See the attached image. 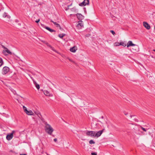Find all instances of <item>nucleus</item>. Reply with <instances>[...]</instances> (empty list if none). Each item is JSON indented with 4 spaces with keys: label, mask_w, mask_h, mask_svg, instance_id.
<instances>
[{
    "label": "nucleus",
    "mask_w": 155,
    "mask_h": 155,
    "mask_svg": "<svg viewBox=\"0 0 155 155\" xmlns=\"http://www.w3.org/2000/svg\"><path fill=\"white\" fill-rule=\"evenodd\" d=\"M40 21L39 19H38V20L35 21V22L36 23H38Z\"/></svg>",
    "instance_id": "32"
},
{
    "label": "nucleus",
    "mask_w": 155,
    "mask_h": 155,
    "mask_svg": "<svg viewBox=\"0 0 155 155\" xmlns=\"http://www.w3.org/2000/svg\"><path fill=\"white\" fill-rule=\"evenodd\" d=\"M83 26V21H80L78 22V23L77 25V26L79 28H81Z\"/></svg>",
    "instance_id": "15"
},
{
    "label": "nucleus",
    "mask_w": 155,
    "mask_h": 155,
    "mask_svg": "<svg viewBox=\"0 0 155 155\" xmlns=\"http://www.w3.org/2000/svg\"><path fill=\"white\" fill-rule=\"evenodd\" d=\"M45 132L48 134L51 135L54 131V129L51 126L47 123H45Z\"/></svg>",
    "instance_id": "1"
},
{
    "label": "nucleus",
    "mask_w": 155,
    "mask_h": 155,
    "mask_svg": "<svg viewBox=\"0 0 155 155\" xmlns=\"http://www.w3.org/2000/svg\"><path fill=\"white\" fill-rule=\"evenodd\" d=\"M120 45V42H115L114 44V45L115 46H117Z\"/></svg>",
    "instance_id": "21"
},
{
    "label": "nucleus",
    "mask_w": 155,
    "mask_h": 155,
    "mask_svg": "<svg viewBox=\"0 0 155 155\" xmlns=\"http://www.w3.org/2000/svg\"><path fill=\"white\" fill-rule=\"evenodd\" d=\"M23 108L25 113L28 115H32L34 114L33 113L31 110H27V108L25 106H23Z\"/></svg>",
    "instance_id": "4"
},
{
    "label": "nucleus",
    "mask_w": 155,
    "mask_h": 155,
    "mask_svg": "<svg viewBox=\"0 0 155 155\" xmlns=\"http://www.w3.org/2000/svg\"><path fill=\"white\" fill-rule=\"evenodd\" d=\"M13 136H14L15 137H18L19 134V132L18 131L13 130L12 132Z\"/></svg>",
    "instance_id": "8"
},
{
    "label": "nucleus",
    "mask_w": 155,
    "mask_h": 155,
    "mask_svg": "<svg viewBox=\"0 0 155 155\" xmlns=\"http://www.w3.org/2000/svg\"><path fill=\"white\" fill-rule=\"evenodd\" d=\"M9 71V68L5 66L3 68L2 70V74L5 75L7 74Z\"/></svg>",
    "instance_id": "6"
},
{
    "label": "nucleus",
    "mask_w": 155,
    "mask_h": 155,
    "mask_svg": "<svg viewBox=\"0 0 155 155\" xmlns=\"http://www.w3.org/2000/svg\"><path fill=\"white\" fill-rule=\"evenodd\" d=\"M91 154L92 155H97V153H95V152L92 153H91Z\"/></svg>",
    "instance_id": "29"
},
{
    "label": "nucleus",
    "mask_w": 155,
    "mask_h": 155,
    "mask_svg": "<svg viewBox=\"0 0 155 155\" xmlns=\"http://www.w3.org/2000/svg\"><path fill=\"white\" fill-rule=\"evenodd\" d=\"M51 21V22H53L54 24L55 25H56L57 27H59L60 28L61 27L58 24V23H57L56 22H54L52 20Z\"/></svg>",
    "instance_id": "20"
},
{
    "label": "nucleus",
    "mask_w": 155,
    "mask_h": 155,
    "mask_svg": "<svg viewBox=\"0 0 155 155\" xmlns=\"http://www.w3.org/2000/svg\"><path fill=\"white\" fill-rule=\"evenodd\" d=\"M2 47L4 49V50H3L2 51V53L5 55L7 56L9 54H12V53L11 51L8 49V48L3 45H2Z\"/></svg>",
    "instance_id": "2"
},
{
    "label": "nucleus",
    "mask_w": 155,
    "mask_h": 155,
    "mask_svg": "<svg viewBox=\"0 0 155 155\" xmlns=\"http://www.w3.org/2000/svg\"><path fill=\"white\" fill-rule=\"evenodd\" d=\"M132 49L133 50V51H134V52L138 51H135V49H136L135 48V46H134V47L132 48Z\"/></svg>",
    "instance_id": "28"
},
{
    "label": "nucleus",
    "mask_w": 155,
    "mask_h": 155,
    "mask_svg": "<svg viewBox=\"0 0 155 155\" xmlns=\"http://www.w3.org/2000/svg\"><path fill=\"white\" fill-rule=\"evenodd\" d=\"M89 3V1L88 0H84V1L82 2L79 4V5L81 6H84L87 5H88Z\"/></svg>",
    "instance_id": "7"
},
{
    "label": "nucleus",
    "mask_w": 155,
    "mask_h": 155,
    "mask_svg": "<svg viewBox=\"0 0 155 155\" xmlns=\"http://www.w3.org/2000/svg\"><path fill=\"white\" fill-rule=\"evenodd\" d=\"M13 137L12 134L11 133L8 134L7 135L6 139L8 140H9L12 139Z\"/></svg>",
    "instance_id": "11"
},
{
    "label": "nucleus",
    "mask_w": 155,
    "mask_h": 155,
    "mask_svg": "<svg viewBox=\"0 0 155 155\" xmlns=\"http://www.w3.org/2000/svg\"><path fill=\"white\" fill-rule=\"evenodd\" d=\"M44 94L46 95H48L49 94V92H48L47 91H45L44 92Z\"/></svg>",
    "instance_id": "23"
},
{
    "label": "nucleus",
    "mask_w": 155,
    "mask_h": 155,
    "mask_svg": "<svg viewBox=\"0 0 155 155\" xmlns=\"http://www.w3.org/2000/svg\"><path fill=\"white\" fill-rule=\"evenodd\" d=\"M120 45H122L124 47H125L126 46V44L124 42H120Z\"/></svg>",
    "instance_id": "22"
},
{
    "label": "nucleus",
    "mask_w": 155,
    "mask_h": 155,
    "mask_svg": "<svg viewBox=\"0 0 155 155\" xmlns=\"http://www.w3.org/2000/svg\"><path fill=\"white\" fill-rule=\"evenodd\" d=\"M153 146H154V147H155V143H154L153 144Z\"/></svg>",
    "instance_id": "40"
},
{
    "label": "nucleus",
    "mask_w": 155,
    "mask_h": 155,
    "mask_svg": "<svg viewBox=\"0 0 155 155\" xmlns=\"http://www.w3.org/2000/svg\"><path fill=\"white\" fill-rule=\"evenodd\" d=\"M133 120L134 121H136V122H138V120L136 119V118H134Z\"/></svg>",
    "instance_id": "30"
},
{
    "label": "nucleus",
    "mask_w": 155,
    "mask_h": 155,
    "mask_svg": "<svg viewBox=\"0 0 155 155\" xmlns=\"http://www.w3.org/2000/svg\"><path fill=\"white\" fill-rule=\"evenodd\" d=\"M153 51L155 52V49L153 50Z\"/></svg>",
    "instance_id": "41"
},
{
    "label": "nucleus",
    "mask_w": 155,
    "mask_h": 155,
    "mask_svg": "<svg viewBox=\"0 0 155 155\" xmlns=\"http://www.w3.org/2000/svg\"><path fill=\"white\" fill-rule=\"evenodd\" d=\"M33 81L34 83L35 84V85H36V84H37V83L35 81H34V80H33Z\"/></svg>",
    "instance_id": "33"
},
{
    "label": "nucleus",
    "mask_w": 155,
    "mask_h": 155,
    "mask_svg": "<svg viewBox=\"0 0 155 155\" xmlns=\"http://www.w3.org/2000/svg\"><path fill=\"white\" fill-rule=\"evenodd\" d=\"M124 114L125 115H126L127 114V112H124Z\"/></svg>",
    "instance_id": "36"
},
{
    "label": "nucleus",
    "mask_w": 155,
    "mask_h": 155,
    "mask_svg": "<svg viewBox=\"0 0 155 155\" xmlns=\"http://www.w3.org/2000/svg\"><path fill=\"white\" fill-rule=\"evenodd\" d=\"M89 142V143L90 144H94L95 143V142L94 141L92 140H90Z\"/></svg>",
    "instance_id": "24"
},
{
    "label": "nucleus",
    "mask_w": 155,
    "mask_h": 155,
    "mask_svg": "<svg viewBox=\"0 0 155 155\" xmlns=\"http://www.w3.org/2000/svg\"><path fill=\"white\" fill-rule=\"evenodd\" d=\"M42 42L45 44V43H46V42H45V41H42Z\"/></svg>",
    "instance_id": "34"
},
{
    "label": "nucleus",
    "mask_w": 155,
    "mask_h": 155,
    "mask_svg": "<svg viewBox=\"0 0 155 155\" xmlns=\"http://www.w3.org/2000/svg\"><path fill=\"white\" fill-rule=\"evenodd\" d=\"M130 46H135V48L136 49H135L136 51L139 50V48L137 45L133 44L132 41H129L127 43V47H129Z\"/></svg>",
    "instance_id": "3"
},
{
    "label": "nucleus",
    "mask_w": 155,
    "mask_h": 155,
    "mask_svg": "<svg viewBox=\"0 0 155 155\" xmlns=\"http://www.w3.org/2000/svg\"><path fill=\"white\" fill-rule=\"evenodd\" d=\"M77 50V47L74 46L70 49V51L72 52H75Z\"/></svg>",
    "instance_id": "16"
},
{
    "label": "nucleus",
    "mask_w": 155,
    "mask_h": 155,
    "mask_svg": "<svg viewBox=\"0 0 155 155\" xmlns=\"http://www.w3.org/2000/svg\"><path fill=\"white\" fill-rule=\"evenodd\" d=\"M135 116H132V115H130V117L131 118H132L133 117H135Z\"/></svg>",
    "instance_id": "35"
},
{
    "label": "nucleus",
    "mask_w": 155,
    "mask_h": 155,
    "mask_svg": "<svg viewBox=\"0 0 155 155\" xmlns=\"http://www.w3.org/2000/svg\"><path fill=\"white\" fill-rule=\"evenodd\" d=\"M69 60L71 61H72V60L71 59H69Z\"/></svg>",
    "instance_id": "39"
},
{
    "label": "nucleus",
    "mask_w": 155,
    "mask_h": 155,
    "mask_svg": "<svg viewBox=\"0 0 155 155\" xmlns=\"http://www.w3.org/2000/svg\"><path fill=\"white\" fill-rule=\"evenodd\" d=\"M87 35V36H88V35Z\"/></svg>",
    "instance_id": "43"
},
{
    "label": "nucleus",
    "mask_w": 155,
    "mask_h": 155,
    "mask_svg": "<svg viewBox=\"0 0 155 155\" xmlns=\"http://www.w3.org/2000/svg\"><path fill=\"white\" fill-rule=\"evenodd\" d=\"M35 87L38 90H39V89L40 86L38 84H37L36 85H35Z\"/></svg>",
    "instance_id": "25"
},
{
    "label": "nucleus",
    "mask_w": 155,
    "mask_h": 155,
    "mask_svg": "<svg viewBox=\"0 0 155 155\" xmlns=\"http://www.w3.org/2000/svg\"><path fill=\"white\" fill-rule=\"evenodd\" d=\"M45 28L51 32H53L55 31V30L51 29L50 28H49L48 27H45Z\"/></svg>",
    "instance_id": "17"
},
{
    "label": "nucleus",
    "mask_w": 155,
    "mask_h": 155,
    "mask_svg": "<svg viewBox=\"0 0 155 155\" xmlns=\"http://www.w3.org/2000/svg\"><path fill=\"white\" fill-rule=\"evenodd\" d=\"M76 16L78 20H82L84 18V16L81 14L78 13L76 14Z\"/></svg>",
    "instance_id": "10"
},
{
    "label": "nucleus",
    "mask_w": 155,
    "mask_h": 155,
    "mask_svg": "<svg viewBox=\"0 0 155 155\" xmlns=\"http://www.w3.org/2000/svg\"><path fill=\"white\" fill-rule=\"evenodd\" d=\"M140 127L143 131L145 132H146L147 131V130L145 128L142 127L141 126H140Z\"/></svg>",
    "instance_id": "26"
},
{
    "label": "nucleus",
    "mask_w": 155,
    "mask_h": 155,
    "mask_svg": "<svg viewBox=\"0 0 155 155\" xmlns=\"http://www.w3.org/2000/svg\"><path fill=\"white\" fill-rule=\"evenodd\" d=\"M4 61L2 59L0 58V67H1L4 64Z\"/></svg>",
    "instance_id": "18"
},
{
    "label": "nucleus",
    "mask_w": 155,
    "mask_h": 155,
    "mask_svg": "<svg viewBox=\"0 0 155 155\" xmlns=\"http://www.w3.org/2000/svg\"><path fill=\"white\" fill-rule=\"evenodd\" d=\"M20 155H26V154H20Z\"/></svg>",
    "instance_id": "38"
},
{
    "label": "nucleus",
    "mask_w": 155,
    "mask_h": 155,
    "mask_svg": "<svg viewBox=\"0 0 155 155\" xmlns=\"http://www.w3.org/2000/svg\"><path fill=\"white\" fill-rule=\"evenodd\" d=\"M87 35V36H88V35Z\"/></svg>",
    "instance_id": "44"
},
{
    "label": "nucleus",
    "mask_w": 155,
    "mask_h": 155,
    "mask_svg": "<svg viewBox=\"0 0 155 155\" xmlns=\"http://www.w3.org/2000/svg\"><path fill=\"white\" fill-rule=\"evenodd\" d=\"M139 134V135H140V134Z\"/></svg>",
    "instance_id": "45"
},
{
    "label": "nucleus",
    "mask_w": 155,
    "mask_h": 155,
    "mask_svg": "<svg viewBox=\"0 0 155 155\" xmlns=\"http://www.w3.org/2000/svg\"><path fill=\"white\" fill-rule=\"evenodd\" d=\"M48 46L53 51H55V52L57 53L58 54H60L59 52H58L57 51L55 50L53 48L51 45H50L48 43L46 42L45 44Z\"/></svg>",
    "instance_id": "14"
},
{
    "label": "nucleus",
    "mask_w": 155,
    "mask_h": 155,
    "mask_svg": "<svg viewBox=\"0 0 155 155\" xmlns=\"http://www.w3.org/2000/svg\"><path fill=\"white\" fill-rule=\"evenodd\" d=\"M65 34H59L58 35V36L61 38H62L65 35Z\"/></svg>",
    "instance_id": "19"
},
{
    "label": "nucleus",
    "mask_w": 155,
    "mask_h": 155,
    "mask_svg": "<svg viewBox=\"0 0 155 155\" xmlns=\"http://www.w3.org/2000/svg\"><path fill=\"white\" fill-rule=\"evenodd\" d=\"M143 25L147 29H149L150 28V25L146 22H143Z\"/></svg>",
    "instance_id": "12"
},
{
    "label": "nucleus",
    "mask_w": 155,
    "mask_h": 155,
    "mask_svg": "<svg viewBox=\"0 0 155 155\" xmlns=\"http://www.w3.org/2000/svg\"><path fill=\"white\" fill-rule=\"evenodd\" d=\"M103 118V116H102V118Z\"/></svg>",
    "instance_id": "42"
},
{
    "label": "nucleus",
    "mask_w": 155,
    "mask_h": 155,
    "mask_svg": "<svg viewBox=\"0 0 155 155\" xmlns=\"http://www.w3.org/2000/svg\"><path fill=\"white\" fill-rule=\"evenodd\" d=\"M6 15H5V14H4V15H3V17H6Z\"/></svg>",
    "instance_id": "37"
},
{
    "label": "nucleus",
    "mask_w": 155,
    "mask_h": 155,
    "mask_svg": "<svg viewBox=\"0 0 155 155\" xmlns=\"http://www.w3.org/2000/svg\"><path fill=\"white\" fill-rule=\"evenodd\" d=\"M104 130H100L97 132V133H95V137H98L101 136Z\"/></svg>",
    "instance_id": "9"
},
{
    "label": "nucleus",
    "mask_w": 155,
    "mask_h": 155,
    "mask_svg": "<svg viewBox=\"0 0 155 155\" xmlns=\"http://www.w3.org/2000/svg\"><path fill=\"white\" fill-rule=\"evenodd\" d=\"M48 46L53 51H55V52L57 53L58 54H60L59 52H58L57 51L55 50L53 48L51 45H50L48 43L46 42L45 44Z\"/></svg>",
    "instance_id": "13"
},
{
    "label": "nucleus",
    "mask_w": 155,
    "mask_h": 155,
    "mask_svg": "<svg viewBox=\"0 0 155 155\" xmlns=\"http://www.w3.org/2000/svg\"><path fill=\"white\" fill-rule=\"evenodd\" d=\"M110 32H111L112 33V34L114 35L115 34V32L113 30H110Z\"/></svg>",
    "instance_id": "27"
},
{
    "label": "nucleus",
    "mask_w": 155,
    "mask_h": 155,
    "mask_svg": "<svg viewBox=\"0 0 155 155\" xmlns=\"http://www.w3.org/2000/svg\"><path fill=\"white\" fill-rule=\"evenodd\" d=\"M86 135L91 137H95V132L94 131L87 130L85 131Z\"/></svg>",
    "instance_id": "5"
},
{
    "label": "nucleus",
    "mask_w": 155,
    "mask_h": 155,
    "mask_svg": "<svg viewBox=\"0 0 155 155\" xmlns=\"http://www.w3.org/2000/svg\"><path fill=\"white\" fill-rule=\"evenodd\" d=\"M57 138H54V141L55 142H57Z\"/></svg>",
    "instance_id": "31"
}]
</instances>
